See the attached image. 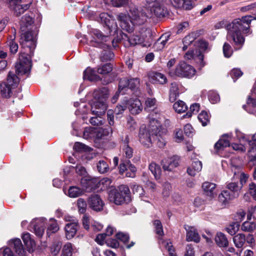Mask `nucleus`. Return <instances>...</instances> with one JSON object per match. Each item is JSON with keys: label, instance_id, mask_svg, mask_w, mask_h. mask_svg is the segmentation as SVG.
<instances>
[{"label": "nucleus", "instance_id": "nucleus-64", "mask_svg": "<svg viewBox=\"0 0 256 256\" xmlns=\"http://www.w3.org/2000/svg\"><path fill=\"white\" fill-rule=\"evenodd\" d=\"M247 216L248 220L256 219V206L249 209Z\"/></svg>", "mask_w": 256, "mask_h": 256}, {"label": "nucleus", "instance_id": "nucleus-54", "mask_svg": "<svg viewBox=\"0 0 256 256\" xmlns=\"http://www.w3.org/2000/svg\"><path fill=\"white\" fill-rule=\"evenodd\" d=\"M162 244L168 252L170 256H176L174 249L170 242L164 241Z\"/></svg>", "mask_w": 256, "mask_h": 256}, {"label": "nucleus", "instance_id": "nucleus-16", "mask_svg": "<svg viewBox=\"0 0 256 256\" xmlns=\"http://www.w3.org/2000/svg\"><path fill=\"white\" fill-rule=\"evenodd\" d=\"M88 202L90 207L96 212L102 210L104 206L102 200L98 194H93L90 196L88 200Z\"/></svg>", "mask_w": 256, "mask_h": 256}, {"label": "nucleus", "instance_id": "nucleus-27", "mask_svg": "<svg viewBox=\"0 0 256 256\" xmlns=\"http://www.w3.org/2000/svg\"><path fill=\"white\" fill-rule=\"evenodd\" d=\"M202 169V162L198 160H196L192 162L191 166L188 168L187 172L190 176H194L196 173L200 172Z\"/></svg>", "mask_w": 256, "mask_h": 256}, {"label": "nucleus", "instance_id": "nucleus-35", "mask_svg": "<svg viewBox=\"0 0 256 256\" xmlns=\"http://www.w3.org/2000/svg\"><path fill=\"white\" fill-rule=\"evenodd\" d=\"M22 239L29 252H33L36 247V244L34 241L32 239L30 234L29 233L24 234Z\"/></svg>", "mask_w": 256, "mask_h": 256}, {"label": "nucleus", "instance_id": "nucleus-55", "mask_svg": "<svg viewBox=\"0 0 256 256\" xmlns=\"http://www.w3.org/2000/svg\"><path fill=\"white\" fill-rule=\"evenodd\" d=\"M226 188L232 192L234 193L232 194L235 196V192H238L241 188L242 186H240L237 182H232L227 184Z\"/></svg>", "mask_w": 256, "mask_h": 256}, {"label": "nucleus", "instance_id": "nucleus-47", "mask_svg": "<svg viewBox=\"0 0 256 256\" xmlns=\"http://www.w3.org/2000/svg\"><path fill=\"white\" fill-rule=\"evenodd\" d=\"M108 134L109 131L107 130H104L102 128H95L94 138L96 139H100L103 136L108 135Z\"/></svg>", "mask_w": 256, "mask_h": 256}, {"label": "nucleus", "instance_id": "nucleus-20", "mask_svg": "<svg viewBox=\"0 0 256 256\" xmlns=\"http://www.w3.org/2000/svg\"><path fill=\"white\" fill-rule=\"evenodd\" d=\"M126 107L132 114H139L142 110V106L140 101L138 99H130L126 100Z\"/></svg>", "mask_w": 256, "mask_h": 256}, {"label": "nucleus", "instance_id": "nucleus-13", "mask_svg": "<svg viewBox=\"0 0 256 256\" xmlns=\"http://www.w3.org/2000/svg\"><path fill=\"white\" fill-rule=\"evenodd\" d=\"M118 20L121 28L128 32H132L135 23L126 14L120 13L118 16Z\"/></svg>", "mask_w": 256, "mask_h": 256}, {"label": "nucleus", "instance_id": "nucleus-43", "mask_svg": "<svg viewBox=\"0 0 256 256\" xmlns=\"http://www.w3.org/2000/svg\"><path fill=\"white\" fill-rule=\"evenodd\" d=\"M112 70V66L110 64H106L104 65L99 66L96 69L98 74H105L110 72Z\"/></svg>", "mask_w": 256, "mask_h": 256}, {"label": "nucleus", "instance_id": "nucleus-58", "mask_svg": "<svg viewBox=\"0 0 256 256\" xmlns=\"http://www.w3.org/2000/svg\"><path fill=\"white\" fill-rule=\"evenodd\" d=\"M223 52L225 57L230 58L232 54V50L231 46L225 42L223 46Z\"/></svg>", "mask_w": 256, "mask_h": 256}, {"label": "nucleus", "instance_id": "nucleus-49", "mask_svg": "<svg viewBox=\"0 0 256 256\" xmlns=\"http://www.w3.org/2000/svg\"><path fill=\"white\" fill-rule=\"evenodd\" d=\"M77 206L78 212L80 213L84 214L87 208V204L84 199L80 198L77 200Z\"/></svg>", "mask_w": 256, "mask_h": 256}, {"label": "nucleus", "instance_id": "nucleus-60", "mask_svg": "<svg viewBox=\"0 0 256 256\" xmlns=\"http://www.w3.org/2000/svg\"><path fill=\"white\" fill-rule=\"evenodd\" d=\"M111 4L115 7L124 6L129 4L128 0H110Z\"/></svg>", "mask_w": 256, "mask_h": 256}, {"label": "nucleus", "instance_id": "nucleus-53", "mask_svg": "<svg viewBox=\"0 0 256 256\" xmlns=\"http://www.w3.org/2000/svg\"><path fill=\"white\" fill-rule=\"evenodd\" d=\"M94 131L95 128H86L83 133L84 138L86 139H90L94 138Z\"/></svg>", "mask_w": 256, "mask_h": 256}, {"label": "nucleus", "instance_id": "nucleus-45", "mask_svg": "<svg viewBox=\"0 0 256 256\" xmlns=\"http://www.w3.org/2000/svg\"><path fill=\"white\" fill-rule=\"evenodd\" d=\"M72 244L70 242H67L63 247L60 256H72Z\"/></svg>", "mask_w": 256, "mask_h": 256}, {"label": "nucleus", "instance_id": "nucleus-18", "mask_svg": "<svg viewBox=\"0 0 256 256\" xmlns=\"http://www.w3.org/2000/svg\"><path fill=\"white\" fill-rule=\"evenodd\" d=\"M179 164V158L174 156L164 159L162 165L165 170L171 171Z\"/></svg>", "mask_w": 256, "mask_h": 256}, {"label": "nucleus", "instance_id": "nucleus-59", "mask_svg": "<svg viewBox=\"0 0 256 256\" xmlns=\"http://www.w3.org/2000/svg\"><path fill=\"white\" fill-rule=\"evenodd\" d=\"M196 34L194 32H192L188 35L186 36L183 40L184 44H190L196 39Z\"/></svg>", "mask_w": 256, "mask_h": 256}, {"label": "nucleus", "instance_id": "nucleus-40", "mask_svg": "<svg viewBox=\"0 0 256 256\" xmlns=\"http://www.w3.org/2000/svg\"><path fill=\"white\" fill-rule=\"evenodd\" d=\"M84 193V190L78 187L72 186L68 188V195L70 198H77Z\"/></svg>", "mask_w": 256, "mask_h": 256}, {"label": "nucleus", "instance_id": "nucleus-30", "mask_svg": "<svg viewBox=\"0 0 256 256\" xmlns=\"http://www.w3.org/2000/svg\"><path fill=\"white\" fill-rule=\"evenodd\" d=\"M149 78L150 80L155 84H164L167 82L166 76L160 72H152L149 75Z\"/></svg>", "mask_w": 256, "mask_h": 256}, {"label": "nucleus", "instance_id": "nucleus-14", "mask_svg": "<svg viewBox=\"0 0 256 256\" xmlns=\"http://www.w3.org/2000/svg\"><path fill=\"white\" fill-rule=\"evenodd\" d=\"M120 34L122 38L124 40V45L126 47L130 46H134L136 44H142V39L138 35H132L128 36L126 34H124L120 30Z\"/></svg>", "mask_w": 256, "mask_h": 256}, {"label": "nucleus", "instance_id": "nucleus-63", "mask_svg": "<svg viewBox=\"0 0 256 256\" xmlns=\"http://www.w3.org/2000/svg\"><path fill=\"white\" fill-rule=\"evenodd\" d=\"M248 192L252 198L256 200V184L252 182L249 184Z\"/></svg>", "mask_w": 256, "mask_h": 256}, {"label": "nucleus", "instance_id": "nucleus-8", "mask_svg": "<svg viewBox=\"0 0 256 256\" xmlns=\"http://www.w3.org/2000/svg\"><path fill=\"white\" fill-rule=\"evenodd\" d=\"M19 80V78L14 73L9 72L6 82H2L0 85L2 95L6 98L10 97L12 90L18 86Z\"/></svg>", "mask_w": 256, "mask_h": 256}, {"label": "nucleus", "instance_id": "nucleus-23", "mask_svg": "<svg viewBox=\"0 0 256 256\" xmlns=\"http://www.w3.org/2000/svg\"><path fill=\"white\" fill-rule=\"evenodd\" d=\"M93 34L95 38H94V40H90V44L94 46H100V43L102 41L106 42L108 37L102 34L98 30H94Z\"/></svg>", "mask_w": 256, "mask_h": 256}, {"label": "nucleus", "instance_id": "nucleus-38", "mask_svg": "<svg viewBox=\"0 0 256 256\" xmlns=\"http://www.w3.org/2000/svg\"><path fill=\"white\" fill-rule=\"evenodd\" d=\"M170 36V34H162L155 43L154 46L158 50H162L169 40Z\"/></svg>", "mask_w": 256, "mask_h": 256}, {"label": "nucleus", "instance_id": "nucleus-19", "mask_svg": "<svg viewBox=\"0 0 256 256\" xmlns=\"http://www.w3.org/2000/svg\"><path fill=\"white\" fill-rule=\"evenodd\" d=\"M202 189L206 196L212 200L216 195V184L209 182H205L202 184Z\"/></svg>", "mask_w": 256, "mask_h": 256}, {"label": "nucleus", "instance_id": "nucleus-7", "mask_svg": "<svg viewBox=\"0 0 256 256\" xmlns=\"http://www.w3.org/2000/svg\"><path fill=\"white\" fill-rule=\"evenodd\" d=\"M196 72L194 67L182 61L176 66L175 68L169 72V74L173 76L190 78L195 75Z\"/></svg>", "mask_w": 256, "mask_h": 256}, {"label": "nucleus", "instance_id": "nucleus-1", "mask_svg": "<svg viewBox=\"0 0 256 256\" xmlns=\"http://www.w3.org/2000/svg\"><path fill=\"white\" fill-rule=\"evenodd\" d=\"M38 30L36 26H32L28 30L23 32L21 35L20 44L23 48H27L28 51L26 50L21 52L19 56V62L16 64V72L18 74H24L30 70L32 63L30 56L28 54L32 55L36 47V38Z\"/></svg>", "mask_w": 256, "mask_h": 256}, {"label": "nucleus", "instance_id": "nucleus-61", "mask_svg": "<svg viewBox=\"0 0 256 256\" xmlns=\"http://www.w3.org/2000/svg\"><path fill=\"white\" fill-rule=\"evenodd\" d=\"M116 237L118 239L120 240L124 244H126L129 240V236L128 234L124 233L122 232H118L116 234Z\"/></svg>", "mask_w": 256, "mask_h": 256}, {"label": "nucleus", "instance_id": "nucleus-3", "mask_svg": "<svg viewBox=\"0 0 256 256\" xmlns=\"http://www.w3.org/2000/svg\"><path fill=\"white\" fill-rule=\"evenodd\" d=\"M109 92L106 88L94 91L93 96L94 101L91 104L92 113L95 115L90 120V123L93 126H101L104 122V119L102 118L107 109V105L105 100L109 96Z\"/></svg>", "mask_w": 256, "mask_h": 256}, {"label": "nucleus", "instance_id": "nucleus-31", "mask_svg": "<svg viewBox=\"0 0 256 256\" xmlns=\"http://www.w3.org/2000/svg\"><path fill=\"white\" fill-rule=\"evenodd\" d=\"M232 241L236 248H242L246 242V236L242 233L236 234L233 236Z\"/></svg>", "mask_w": 256, "mask_h": 256}, {"label": "nucleus", "instance_id": "nucleus-48", "mask_svg": "<svg viewBox=\"0 0 256 256\" xmlns=\"http://www.w3.org/2000/svg\"><path fill=\"white\" fill-rule=\"evenodd\" d=\"M200 105L198 103H194L190 106V112H187L184 116V118H190L192 114H196L200 110Z\"/></svg>", "mask_w": 256, "mask_h": 256}, {"label": "nucleus", "instance_id": "nucleus-33", "mask_svg": "<svg viewBox=\"0 0 256 256\" xmlns=\"http://www.w3.org/2000/svg\"><path fill=\"white\" fill-rule=\"evenodd\" d=\"M84 78L90 81L100 80V77L96 74V71L92 68H88L84 72Z\"/></svg>", "mask_w": 256, "mask_h": 256}, {"label": "nucleus", "instance_id": "nucleus-24", "mask_svg": "<svg viewBox=\"0 0 256 256\" xmlns=\"http://www.w3.org/2000/svg\"><path fill=\"white\" fill-rule=\"evenodd\" d=\"M34 20L32 16L28 14H26L22 17L20 21V26L22 31L24 32L26 30L30 29V28L33 26H32Z\"/></svg>", "mask_w": 256, "mask_h": 256}, {"label": "nucleus", "instance_id": "nucleus-21", "mask_svg": "<svg viewBox=\"0 0 256 256\" xmlns=\"http://www.w3.org/2000/svg\"><path fill=\"white\" fill-rule=\"evenodd\" d=\"M170 2L174 7L186 10H191L194 7V0H170Z\"/></svg>", "mask_w": 256, "mask_h": 256}, {"label": "nucleus", "instance_id": "nucleus-56", "mask_svg": "<svg viewBox=\"0 0 256 256\" xmlns=\"http://www.w3.org/2000/svg\"><path fill=\"white\" fill-rule=\"evenodd\" d=\"M189 24L188 22H184L178 24L177 26L176 33L179 34L184 32L189 28Z\"/></svg>", "mask_w": 256, "mask_h": 256}, {"label": "nucleus", "instance_id": "nucleus-2", "mask_svg": "<svg viewBox=\"0 0 256 256\" xmlns=\"http://www.w3.org/2000/svg\"><path fill=\"white\" fill-rule=\"evenodd\" d=\"M252 20H256V16H242L241 18L234 20L227 26L228 37L232 39L236 48L240 49L244 43L245 39L242 36L241 31L246 34L252 33L250 25Z\"/></svg>", "mask_w": 256, "mask_h": 256}, {"label": "nucleus", "instance_id": "nucleus-12", "mask_svg": "<svg viewBox=\"0 0 256 256\" xmlns=\"http://www.w3.org/2000/svg\"><path fill=\"white\" fill-rule=\"evenodd\" d=\"M99 18L100 22L104 24L108 28L110 34L112 33L114 34L116 32L118 34V26L115 20L110 14L106 12L101 13L100 14Z\"/></svg>", "mask_w": 256, "mask_h": 256}, {"label": "nucleus", "instance_id": "nucleus-5", "mask_svg": "<svg viewBox=\"0 0 256 256\" xmlns=\"http://www.w3.org/2000/svg\"><path fill=\"white\" fill-rule=\"evenodd\" d=\"M144 4L147 10V17L164 16L166 12V0H145Z\"/></svg>", "mask_w": 256, "mask_h": 256}, {"label": "nucleus", "instance_id": "nucleus-50", "mask_svg": "<svg viewBox=\"0 0 256 256\" xmlns=\"http://www.w3.org/2000/svg\"><path fill=\"white\" fill-rule=\"evenodd\" d=\"M155 231L157 234L162 236L164 234L162 224L160 220H156L154 221Z\"/></svg>", "mask_w": 256, "mask_h": 256}, {"label": "nucleus", "instance_id": "nucleus-4", "mask_svg": "<svg viewBox=\"0 0 256 256\" xmlns=\"http://www.w3.org/2000/svg\"><path fill=\"white\" fill-rule=\"evenodd\" d=\"M160 127V122L155 119L150 122L148 128L144 125L140 128L138 138L140 142L145 147L149 148L154 140L155 132H157Z\"/></svg>", "mask_w": 256, "mask_h": 256}, {"label": "nucleus", "instance_id": "nucleus-17", "mask_svg": "<svg viewBox=\"0 0 256 256\" xmlns=\"http://www.w3.org/2000/svg\"><path fill=\"white\" fill-rule=\"evenodd\" d=\"M184 228L186 230V240L188 242H198L200 241V236L196 229L192 226L184 225Z\"/></svg>", "mask_w": 256, "mask_h": 256}, {"label": "nucleus", "instance_id": "nucleus-10", "mask_svg": "<svg viewBox=\"0 0 256 256\" xmlns=\"http://www.w3.org/2000/svg\"><path fill=\"white\" fill-rule=\"evenodd\" d=\"M10 246L15 252V255L10 248H6L2 251L4 256H24L25 251L20 238H15L11 240Z\"/></svg>", "mask_w": 256, "mask_h": 256}, {"label": "nucleus", "instance_id": "nucleus-51", "mask_svg": "<svg viewBox=\"0 0 256 256\" xmlns=\"http://www.w3.org/2000/svg\"><path fill=\"white\" fill-rule=\"evenodd\" d=\"M14 38L10 36V38L7 42L8 45L10 47V52L12 54H15L17 52L18 50V44L14 41Z\"/></svg>", "mask_w": 256, "mask_h": 256}, {"label": "nucleus", "instance_id": "nucleus-39", "mask_svg": "<svg viewBox=\"0 0 256 256\" xmlns=\"http://www.w3.org/2000/svg\"><path fill=\"white\" fill-rule=\"evenodd\" d=\"M240 224L238 222H230L225 228L226 230L231 236H235L240 229Z\"/></svg>", "mask_w": 256, "mask_h": 256}, {"label": "nucleus", "instance_id": "nucleus-32", "mask_svg": "<svg viewBox=\"0 0 256 256\" xmlns=\"http://www.w3.org/2000/svg\"><path fill=\"white\" fill-rule=\"evenodd\" d=\"M215 242L220 248H226L228 246V241L226 235L221 232H217L215 236Z\"/></svg>", "mask_w": 256, "mask_h": 256}, {"label": "nucleus", "instance_id": "nucleus-22", "mask_svg": "<svg viewBox=\"0 0 256 256\" xmlns=\"http://www.w3.org/2000/svg\"><path fill=\"white\" fill-rule=\"evenodd\" d=\"M77 222H72L67 224L65 226L66 236L68 240H70L74 237L78 230Z\"/></svg>", "mask_w": 256, "mask_h": 256}, {"label": "nucleus", "instance_id": "nucleus-62", "mask_svg": "<svg viewBox=\"0 0 256 256\" xmlns=\"http://www.w3.org/2000/svg\"><path fill=\"white\" fill-rule=\"evenodd\" d=\"M112 180L108 178H103L102 180H101L100 182V184L102 185V188L104 189L110 188L112 186Z\"/></svg>", "mask_w": 256, "mask_h": 256}, {"label": "nucleus", "instance_id": "nucleus-26", "mask_svg": "<svg viewBox=\"0 0 256 256\" xmlns=\"http://www.w3.org/2000/svg\"><path fill=\"white\" fill-rule=\"evenodd\" d=\"M234 194L230 193L228 190H224L218 195V200L222 206H226L230 200L234 198Z\"/></svg>", "mask_w": 256, "mask_h": 256}, {"label": "nucleus", "instance_id": "nucleus-9", "mask_svg": "<svg viewBox=\"0 0 256 256\" xmlns=\"http://www.w3.org/2000/svg\"><path fill=\"white\" fill-rule=\"evenodd\" d=\"M140 86V80L138 78H130L128 79L124 78L120 79L118 84V92L122 94H124L126 92L130 89L134 90L139 88Z\"/></svg>", "mask_w": 256, "mask_h": 256}, {"label": "nucleus", "instance_id": "nucleus-36", "mask_svg": "<svg viewBox=\"0 0 256 256\" xmlns=\"http://www.w3.org/2000/svg\"><path fill=\"white\" fill-rule=\"evenodd\" d=\"M96 166L97 170L100 174L106 173L110 170L109 165L106 160H100L96 162Z\"/></svg>", "mask_w": 256, "mask_h": 256}, {"label": "nucleus", "instance_id": "nucleus-42", "mask_svg": "<svg viewBox=\"0 0 256 256\" xmlns=\"http://www.w3.org/2000/svg\"><path fill=\"white\" fill-rule=\"evenodd\" d=\"M173 108L175 111L178 113L184 112L188 109L186 104L182 100H178L175 102L174 104Z\"/></svg>", "mask_w": 256, "mask_h": 256}, {"label": "nucleus", "instance_id": "nucleus-46", "mask_svg": "<svg viewBox=\"0 0 256 256\" xmlns=\"http://www.w3.org/2000/svg\"><path fill=\"white\" fill-rule=\"evenodd\" d=\"M198 119L203 126H206L210 122V116L208 112L202 110L198 116Z\"/></svg>", "mask_w": 256, "mask_h": 256}, {"label": "nucleus", "instance_id": "nucleus-6", "mask_svg": "<svg viewBox=\"0 0 256 256\" xmlns=\"http://www.w3.org/2000/svg\"><path fill=\"white\" fill-rule=\"evenodd\" d=\"M108 198L110 202L117 205L128 203L131 200L130 189L126 185L120 186L118 190L111 189L108 192Z\"/></svg>", "mask_w": 256, "mask_h": 256}, {"label": "nucleus", "instance_id": "nucleus-52", "mask_svg": "<svg viewBox=\"0 0 256 256\" xmlns=\"http://www.w3.org/2000/svg\"><path fill=\"white\" fill-rule=\"evenodd\" d=\"M255 224L253 222H245L242 224L241 229L244 232H250L255 228Z\"/></svg>", "mask_w": 256, "mask_h": 256}, {"label": "nucleus", "instance_id": "nucleus-44", "mask_svg": "<svg viewBox=\"0 0 256 256\" xmlns=\"http://www.w3.org/2000/svg\"><path fill=\"white\" fill-rule=\"evenodd\" d=\"M145 104V110L147 111L154 110L156 108V100L154 98H148Z\"/></svg>", "mask_w": 256, "mask_h": 256}, {"label": "nucleus", "instance_id": "nucleus-28", "mask_svg": "<svg viewBox=\"0 0 256 256\" xmlns=\"http://www.w3.org/2000/svg\"><path fill=\"white\" fill-rule=\"evenodd\" d=\"M31 226L33 228L36 234L39 237L42 236L44 233V224L40 220L33 221L31 223Z\"/></svg>", "mask_w": 256, "mask_h": 256}, {"label": "nucleus", "instance_id": "nucleus-25", "mask_svg": "<svg viewBox=\"0 0 256 256\" xmlns=\"http://www.w3.org/2000/svg\"><path fill=\"white\" fill-rule=\"evenodd\" d=\"M161 126L160 124V127L157 132H155L154 141H156V144L160 148H163L166 144V134L160 131Z\"/></svg>", "mask_w": 256, "mask_h": 256}, {"label": "nucleus", "instance_id": "nucleus-29", "mask_svg": "<svg viewBox=\"0 0 256 256\" xmlns=\"http://www.w3.org/2000/svg\"><path fill=\"white\" fill-rule=\"evenodd\" d=\"M140 38L142 40V45L143 46H150L153 42L151 30L150 29H146L144 32L142 34Z\"/></svg>", "mask_w": 256, "mask_h": 256}, {"label": "nucleus", "instance_id": "nucleus-57", "mask_svg": "<svg viewBox=\"0 0 256 256\" xmlns=\"http://www.w3.org/2000/svg\"><path fill=\"white\" fill-rule=\"evenodd\" d=\"M246 216V212L243 210H238L236 214L234 215V220L236 222H238L240 224V222L243 220L244 218Z\"/></svg>", "mask_w": 256, "mask_h": 256}, {"label": "nucleus", "instance_id": "nucleus-34", "mask_svg": "<svg viewBox=\"0 0 256 256\" xmlns=\"http://www.w3.org/2000/svg\"><path fill=\"white\" fill-rule=\"evenodd\" d=\"M128 136H126L124 140L122 148L124 156L127 158H130L133 156V149L128 144Z\"/></svg>", "mask_w": 256, "mask_h": 256}, {"label": "nucleus", "instance_id": "nucleus-15", "mask_svg": "<svg viewBox=\"0 0 256 256\" xmlns=\"http://www.w3.org/2000/svg\"><path fill=\"white\" fill-rule=\"evenodd\" d=\"M10 7L12 8L16 16L20 15L28 10L31 4L29 2L26 4H21V0H8Z\"/></svg>", "mask_w": 256, "mask_h": 256}, {"label": "nucleus", "instance_id": "nucleus-11", "mask_svg": "<svg viewBox=\"0 0 256 256\" xmlns=\"http://www.w3.org/2000/svg\"><path fill=\"white\" fill-rule=\"evenodd\" d=\"M129 17L136 24H141L146 20L147 15L144 14L138 8L132 4L130 6Z\"/></svg>", "mask_w": 256, "mask_h": 256}, {"label": "nucleus", "instance_id": "nucleus-37", "mask_svg": "<svg viewBox=\"0 0 256 256\" xmlns=\"http://www.w3.org/2000/svg\"><path fill=\"white\" fill-rule=\"evenodd\" d=\"M228 134H224L222 138H220L215 144L214 148L216 151L222 150L224 148L228 146L230 144V140L226 138V137L228 138Z\"/></svg>", "mask_w": 256, "mask_h": 256}, {"label": "nucleus", "instance_id": "nucleus-41", "mask_svg": "<svg viewBox=\"0 0 256 256\" xmlns=\"http://www.w3.org/2000/svg\"><path fill=\"white\" fill-rule=\"evenodd\" d=\"M149 169L154 174L155 178L159 179L161 174L160 167L154 162L151 163L149 166Z\"/></svg>", "mask_w": 256, "mask_h": 256}]
</instances>
